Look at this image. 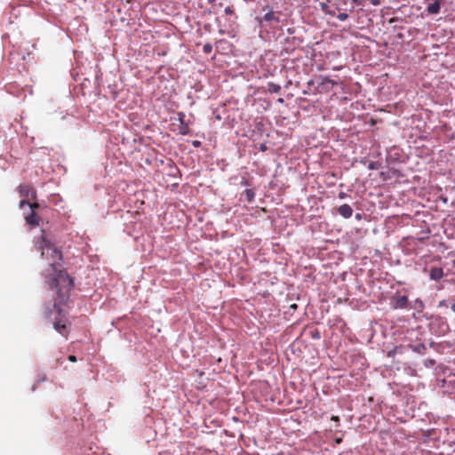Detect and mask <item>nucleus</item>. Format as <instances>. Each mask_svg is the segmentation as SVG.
<instances>
[{
    "mask_svg": "<svg viewBox=\"0 0 455 455\" xmlns=\"http://www.w3.org/2000/svg\"><path fill=\"white\" fill-rule=\"evenodd\" d=\"M35 244L36 249L41 251L42 257L49 259V269L47 271L54 275L51 279L49 285L51 289L55 290L57 297L55 298L52 309L49 308L46 311V316L50 317L53 311L60 316L62 309L60 305L64 304L68 299L70 291L74 285L73 279L65 270L59 268L62 262V253L59 249L51 244L44 233L36 238Z\"/></svg>",
    "mask_w": 455,
    "mask_h": 455,
    "instance_id": "nucleus-1",
    "label": "nucleus"
},
{
    "mask_svg": "<svg viewBox=\"0 0 455 455\" xmlns=\"http://www.w3.org/2000/svg\"><path fill=\"white\" fill-rule=\"evenodd\" d=\"M391 307L394 309H404L409 306V299L406 295L395 293L391 299Z\"/></svg>",
    "mask_w": 455,
    "mask_h": 455,
    "instance_id": "nucleus-2",
    "label": "nucleus"
},
{
    "mask_svg": "<svg viewBox=\"0 0 455 455\" xmlns=\"http://www.w3.org/2000/svg\"><path fill=\"white\" fill-rule=\"evenodd\" d=\"M53 328L63 337L68 338L69 323L67 319L60 317L53 322Z\"/></svg>",
    "mask_w": 455,
    "mask_h": 455,
    "instance_id": "nucleus-3",
    "label": "nucleus"
},
{
    "mask_svg": "<svg viewBox=\"0 0 455 455\" xmlns=\"http://www.w3.org/2000/svg\"><path fill=\"white\" fill-rule=\"evenodd\" d=\"M18 191L20 196L28 198L30 197L33 200L36 199V189L28 183H22L18 187Z\"/></svg>",
    "mask_w": 455,
    "mask_h": 455,
    "instance_id": "nucleus-4",
    "label": "nucleus"
},
{
    "mask_svg": "<svg viewBox=\"0 0 455 455\" xmlns=\"http://www.w3.org/2000/svg\"><path fill=\"white\" fill-rule=\"evenodd\" d=\"M338 83L330 79L327 76H321V82L317 85V89L320 92H328L337 85Z\"/></svg>",
    "mask_w": 455,
    "mask_h": 455,
    "instance_id": "nucleus-5",
    "label": "nucleus"
},
{
    "mask_svg": "<svg viewBox=\"0 0 455 455\" xmlns=\"http://www.w3.org/2000/svg\"><path fill=\"white\" fill-rule=\"evenodd\" d=\"M25 220L28 225L36 227L39 225L41 218L38 216L36 212L30 211L28 213L25 215Z\"/></svg>",
    "mask_w": 455,
    "mask_h": 455,
    "instance_id": "nucleus-6",
    "label": "nucleus"
},
{
    "mask_svg": "<svg viewBox=\"0 0 455 455\" xmlns=\"http://www.w3.org/2000/svg\"><path fill=\"white\" fill-rule=\"evenodd\" d=\"M338 213L345 219H348L353 214V209L349 204H344L337 209Z\"/></svg>",
    "mask_w": 455,
    "mask_h": 455,
    "instance_id": "nucleus-7",
    "label": "nucleus"
},
{
    "mask_svg": "<svg viewBox=\"0 0 455 455\" xmlns=\"http://www.w3.org/2000/svg\"><path fill=\"white\" fill-rule=\"evenodd\" d=\"M429 277L431 280L439 281L443 277L442 267H433L429 270Z\"/></svg>",
    "mask_w": 455,
    "mask_h": 455,
    "instance_id": "nucleus-8",
    "label": "nucleus"
},
{
    "mask_svg": "<svg viewBox=\"0 0 455 455\" xmlns=\"http://www.w3.org/2000/svg\"><path fill=\"white\" fill-rule=\"evenodd\" d=\"M427 11L429 14H437L440 12V2L439 0H435L433 4H430Z\"/></svg>",
    "mask_w": 455,
    "mask_h": 455,
    "instance_id": "nucleus-9",
    "label": "nucleus"
},
{
    "mask_svg": "<svg viewBox=\"0 0 455 455\" xmlns=\"http://www.w3.org/2000/svg\"><path fill=\"white\" fill-rule=\"evenodd\" d=\"M25 205H28L30 208V211H34V212H36L40 207L39 204L36 202L29 203L28 200L22 199L20 202L19 206H20V208H23Z\"/></svg>",
    "mask_w": 455,
    "mask_h": 455,
    "instance_id": "nucleus-10",
    "label": "nucleus"
},
{
    "mask_svg": "<svg viewBox=\"0 0 455 455\" xmlns=\"http://www.w3.org/2000/svg\"><path fill=\"white\" fill-rule=\"evenodd\" d=\"M320 6H321V10L330 15V16H335L336 15V11L335 10H332V9H330L329 5L327 3H321L320 4Z\"/></svg>",
    "mask_w": 455,
    "mask_h": 455,
    "instance_id": "nucleus-11",
    "label": "nucleus"
},
{
    "mask_svg": "<svg viewBox=\"0 0 455 455\" xmlns=\"http://www.w3.org/2000/svg\"><path fill=\"white\" fill-rule=\"evenodd\" d=\"M267 91L269 92L279 93L281 92V86L273 82L267 83Z\"/></svg>",
    "mask_w": 455,
    "mask_h": 455,
    "instance_id": "nucleus-12",
    "label": "nucleus"
},
{
    "mask_svg": "<svg viewBox=\"0 0 455 455\" xmlns=\"http://www.w3.org/2000/svg\"><path fill=\"white\" fill-rule=\"evenodd\" d=\"M243 194L248 203H251L254 200L255 194L252 189H245Z\"/></svg>",
    "mask_w": 455,
    "mask_h": 455,
    "instance_id": "nucleus-13",
    "label": "nucleus"
},
{
    "mask_svg": "<svg viewBox=\"0 0 455 455\" xmlns=\"http://www.w3.org/2000/svg\"><path fill=\"white\" fill-rule=\"evenodd\" d=\"M264 20H266V21H271V20L278 21V18L275 17L274 12L270 11V12H267L264 15Z\"/></svg>",
    "mask_w": 455,
    "mask_h": 455,
    "instance_id": "nucleus-14",
    "label": "nucleus"
},
{
    "mask_svg": "<svg viewBox=\"0 0 455 455\" xmlns=\"http://www.w3.org/2000/svg\"><path fill=\"white\" fill-rule=\"evenodd\" d=\"M337 18L340 21H345L346 20L348 19V14L346 12H340L337 15Z\"/></svg>",
    "mask_w": 455,
    "mask_h": 455,
    "instance_id": "nucleus-15",
    "label": "nucleus"
},
{
    "mask_svg": "<svg viewBox=\"0 0 455 455\" xmlns=\"http://www.w3.org/2000/svg\"><path fill=\"white\" fill-rule=\"evenodd\" d=\"M203 51L204 53L209 54L212 51V46L210 44H205L203 47Z\"/></svg>",
    "mask_w": 455,
    "mask_h": 455,
    "instance_id": "nucleus-16",
    "label": "nucleus"
},
{
    "mask_svg": "<svg viewBox=\"0 0 455 455\" xmlns=\"http://www.w3.org/2000/svg\"><path fill=\"white\" fill-rule=\"evenodd\" d=\"M224 12L227 15H232L234 14V8L232 6H227Z\"/></svg>",
    "mask_w": 455,
    "mask_h": 455,
    "instance_id": "nucleus-17",
    "label": "nucleus"
},
{
    "mask_svg": "<svg viewBox=\"0 0 455 455\" xmlns=\"http://www.w3.org/2000/svg\"><path fill=\"white\" fill-rule=\"evenodd\" d=\"M370 2L374 6H378L380 4V0H370Z\"/></svg>",
    "mask_w": 455,
    "mask_h": 455,
    "instance_id": "nucleus-18",
    "label": "nucleus"
},
{
    "mask_svg": "<svg viewBox=\"0 0 455 455\" xmlns=\"http://www.w3.org/2000/svg\"><path fill=\"white\" fill-rule=\"evenodd\" d=\"M416 304L418 305L416 307L420 308V309H422L423 307H424L423 302L421 300H416Z\"/></svg>",
    "mask_w": 455,
    "mask_h": 455,
    "instance_id": "nucleus-19",
    "label": "nucleus"
},
{
    "mask_svg": "<svg viewBox=\"0 0 455 455\" xmlns=\"http://www.w3.org/2000/svg\"><path fill=\"white\" fill-rule=\"evenodd\" d=\"M68 360L70 362L74 363V362H76V355H68Z\"/></svg>",
    "mask_w": 455,
    "mask_h": 455,
    "instance_id": "nucleus-20",
    "label": "nucleus"
},
{
    "mask_svg": "<svg viewBox=\"0 0 455 455\" xmlns=\"http://www.w3.org/2000/svg\"><path fill=\"white\" fill-rule=\"evenodd\" d=\"M192 144H193L194 147L197 148V147H199L201 145V142L198 141V140H195V141L192 142Z\"/></svg>",
    "mask_w": 455,
    "mask_h": 455,
    "instance_id": "nucleus-21",
    "label": "nucleus"
},
{
    "mask_svg": "<svg viewBox=\"0 0 455 455\" xmlns=\"http://www.w3.org/2000/svg\"><path fill=\"white\" fill-rule=\"evenodd\" d=\"M346 196H347V195H346V193H344V192H340V193H339V197L340 199H343V198H345Z\"/></svg>",
    "mask_w": 455,
    "mask_h": 455,
    "instance_id": "nucleus-22",
    "label": "nucleus"
},
{
    "mask_svg": "<svg viewBox=\"0 0 455 455\" xmlns=\"http://www.w3.org/2000/svg\"><path fill=\"white\" fill-rule=\"evenodd\" d=\"M331 420H333V421H336V422H339V418L338 416H332V417L331 418Z\"/></svg>",
    "mask_w": 455,
    "mask_h": 455,
    "instance_id": "nucleus-23",
    "label": "nucleus"
},
{
    "mask_svg": "<svg viewBox=\"0 0 455 455\" xmlns=\"http://www.w3.org/2000/svg\"><path fill=\"white\" fill-rule=\"evenodd\" d=\"M260 149H261L262 151H265V150L267 149V147H266L265 145H261V146H260Z\"/></svg>",
    "mask_w": 455,
    "mask_h": 455,
    "instance_id": "nucleus-24",
    "label": "nucleus"
},
{
    "mask_svg": "<svg viewBox=\"0 0 455 455\" xmlns=\"http://www.w3.org/2000/svg\"><path fill=\"white\" fill-rule=\"evenodd\" d=\"M451 308L453 312H455V303L451 305Z\"/></svg>",
    "mask_w": 455,
    "mask_h": 455,
    "instance_id": "nucleus-25",
    "label": "nucleus"
},
{
    "mask_svg": "<svg viewBox=\"0 0 455 455\" xmlns=\"http://www.w3.org/2000/svg\"><path fill=\"white\" fill-rule=\"evenodd\" d=\"M277 101H278V102H280V103H283V100L282 98H280V99H278V100H277Z\"/></svg>",
    "mask_w": 455,
    "mask_h": 455,
    "instance_id": "nucleus-26",
    "label": "nucleus"
},
{
    "mask_svg": "<svg viewBox=\"0 0 455 455\" xmlns=\"http://www.w3.org/2000/svg\"><path fill=\"white\" fill-rule=\"evenodd\" d=\"M335 10H337V11H340V10H341V8H340V7H339V6H337V7L335 8Z\"/></svg>",
    "mask_w": 455,
    "mask_h": 455,
    "instance_id": "nucleus-27",
    "label": "nucleus"
},
{
    "mask_svg": "<svg viewBox=\"0 0 455 455\" xmlns=\"http://www.w3.org/2000/svg\"><path fill=\"white\" fill-rule=\"evenodd\" d=\"M291 307H292V308H296V307H297V306L294 304V305H292V306H291Z\"/></svg>",
    "mask_w": 455,
    "mask_h": 455,
    "instance_id": "nucleus-28",
    "label": "nucleus"
},
{
    "mask_svg": "<svg viewBox=\"0 0 455 455\" xmlns=\"http://www.w3.org/2000/svg\"><path fill=\"white\" fill-rule=\"evenodd\" d=\"M354 2H356L357 0H353Z\"/></svg>",
    "mask_w": 455,
    "mask_h": 455,
    "instance_id": "nucleus-29",
    "label": "nucleus"
}]
</instances>
